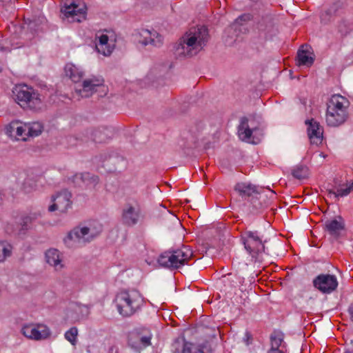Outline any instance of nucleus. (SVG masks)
Wrapping results in <instances>:
<instances>
[{"label":"nucleus","mask_w":353,"mask_h":353,"mask_svg":"<svg viewBox=\"0 0 353 353\" xmlns=\"http://www.w3.org/2000/svg\"><path fill=\"white\" fill-rule=\"evenodd\" d=\"M209 38L208 29L204 26L191 28L174 46L177 58L196 54L206 45Z\"/></svg>","instance_id":"nucleus-1"},{"label":"nucleus","mask_w":353,"mask_h":353,"mask_svg":"<svg viewBox=\"0 0 353 353\" xmlns=\"http://www.w3.org/2000/svg\"><path fill=\"white\" fill-rule=\"evenodd\" d=\"M13 99L24 110L39 111L43 107V99L37 90L26 84H19L12 90Z\"/></svg>","instance_id":"nucleus-2"},{"label":"nucleus","mask_w":353,"mask_h":353,"mask_svg":"<svg viewBox=\"0 0 353 353\" xmlns=\"http://www.w3.org/2000/svg\"><path fill=\"white\" fill-rule=\"evenodd\" d=\"M192 256L193 252L188 246L183 245L180 248H170L161 253L157 262L161 267L174 270L188 265Z\"/></svg>","instance_id":"nucleus-3"},{"label":"nucleus","mask_w":353,"mask_h":353,"mask_svg":"<svg viewBox=\"0 0 353 353\" xmlns=\"http://www.w3.org/2000/svg\"><path fill=\"white\" fill-rule=\"evenodd\" d=\"M114 302L119 313L129 317L141 308L143 299L137 290H122L116 295Z\"/></svg>","instance_id":"nucleus-4"},{"label":"nucleus","mask_w":353,"mask_h":353,"mask_svg":"<svg viewBox=\"0 0 353 353\" xmlns=\"http://www.w3.org/2000/svg\"><path fill=\"white\" fill-rule=\"evenodd\" d=\"M241 241L245 250L252 259H254L255 261L260 254H270L268 249L265 247L268 241V238L257 230H245L241 234Z\"/></svg>","instance_id":"nucleus-5"},{"label":"nucleus","mask_w":353,"mask_h":353,"mask_svg":"<svg viewBox=\"0 0 353 353\" xmlns=\"http://www.w3.org/2000/svg\"><path fill=\"white\" fill-rule=\"evenodd\" d=\"M100 233L93 228L83 226L75 227L67 234L63 239L65 245L68 248H72L76 243L85 244L94 240Z\"/></svg>","instance_id":"nucleus-6"},{"label":"nucleus","mask_w":353,"mask_h":353,"mask_svg":"<svg viewBox=\"0 0 353 353\" xmlns=\"http://www.w3.org/2000/svg\"><path fill=\"white\" fill-rule=\"evenodd\" d=\"M112 136L111 128L107 127H91L84 130L79 134L78 139L82 142L92 141L102 143L110 139Z\"/></svg>","instance_id":"nucleus-7"},{"label":"nucleus","mask_w":353,"mask_h":353,"mask_svg":"<svg viewBox=\"0 0 353 353\" xmlns=\"http://www.w3.org/2000/svg\"><path fill=\"white\" fill-rule=\"evenodd\" d=\"M41 216L39 212H31L21 216L20 221L14 225L8 224L6 227V232L10 234H14L19 236H23L30 230L34 221Z\"/></svg>","instance_id":"nucleus-8"},{"label":"nucleus","mask_w":353,"mask_h":353,"mask_svg":"<svg viewBox=\"0 0 353 353\" xmlns=\"http://www.w3.org/2000/svg\"><path fill=\"white\" fill-rule=\"evenodd\" d=\"M72 194L67 190H63L51 196L52 204L48 207L49 212L59 210L61 213H66L72 207Z\"/></svg>","instance_id":"nucleus-9"},{"label":"nucleus","mask_w":353,"mask_h":353,"mask_svg":"<svg viewBox=\"0 0 353 353\" xmlns=\"http://www.w3.org/2000/svg\"><path fill=\"white\" fill-rule=\"evenodd\" d=\"M313 285L320 292L330 294L336 289L338 281L334 275L321 274L314 279Z\"/></svg>","instance_id":"nucleus-10"},{"label":"nucleus","mask_w":353,"mask_h":353,"mask_svg":"<svg viewBox=\"0 0 353 353\" xmlns=\"http://www.w3.org/2000/svg\"><path fill=\"white\" fill-rule=\"evenodd\" d=\"M151 336L143 334L139 330H134L128 333V343L129 346L136 352H141L149 346L151 343Z\"/></svg>","instance_id":"nucleus-11"},{"label":"nucleus","mask_w":353,"mask_h":353,"mask_svg":"<svg viewBox=\"0 0 353 353\" xmlns=\"http://www.w3.org/2000/svg\"><path fill=\"white\" fill-rule=\"evenodd\" d=\"M85 10L86 6L84 3L80 5L74 1L70 4L65 3L61 9V12L66 18H71L73 21L78 22L81 21V18L85 17Z\"/></svg>","instance_id":"nucleus-12"},{"label":"nucleus","mask_w":353,"mask_h":353,"mask_svg":"<svg viewBox=\"0 0 353 353\" xmlns=\"http://www.w3.org/2000/svg\"><path fill=\"white\" fill-rule=\"evenodd\" d=\"M105 166L108 167L110 171L120 172L126 168L127 160L117 152L112 151L105 154L104 157Z\"/></svg>","instance_id":"nucleus-13"},{"label":"nucleus","mask_w":353,"mask_h":353,"mask_svg":"<svg viewBox=\"0 0 353 353\" xmlns=\"http://www.w3.org/2000/svg\"><path fill=\"white\" fill-rule=\"evenodd\" d=\"M21 332L26 337L34 340L45 339L50 334V330L46 326L41 325L37 327L31 325H25L22 327Z\"/></svg>","instance_id":"nucleus-14"},{"label":"nucleus","mask_w":353,"mask_h":353,"mask_svg":"<svg viewBox=\"0 0 353 353\" xmlns=\"http://www.w3.org/2000/svg\"><path fill=\"white\" fill-rule=\"evenodd\" d=\"M305 124L307 125V134L312 144L316 145L321 144L323 141V128L319 123L312 119L306 120Z\"/></svg>","instance_id":"nucleus-15"},{"label":"nucleus","mask_w":353,"mask_h":353,"mask_svg":"<svg viewBox=\"0 0 353 353\" xmlns=\"http://www.w3.org/2000/svg\"><path fill=\"white\" fill-rule=\"evenodd\" d=\"M344 229L345 223L341 216H339L337 219L327 220L325 222L324 230L334 240H337L340 237L341 233Z\"/></svg>","instance_id":"nucleus-16"},{"label":"nucleus","mask_w":353,"mask_h":353,"mask_svg":"<svg viewBox=\"0 0 353 353\" xmlns=\"http://www.w3.org/2000/svg\"><path fill=\"white\" fill-rule=\"evenodd\" d=\"M139 43L143 46L150 44L155 47H160L163 44V37L156 31L142 29L140 32Z\"/></svg>","instance_id":"nucleus-17"},{"label":"nucleus","mask_w":353,"mask_h":353,"mask_svg":"<svg viewBox=\"0 0 353 353\" xmlns=\"http://www.w3.org/2000/svg\"><path fill=\"white\" fill-rule=\"evenodd\" d=\"M234 190L244 200L248 202L255 194H258L259 188L250 183L240 182L234 186Z\"/></svg>","instance_id":"nucleus-18"},{"label":"nucleus","mask_w":353,"mask_h":353,"mask_svg":"<svg viewBox=\"0 0 353 353\" xmlns=\"http://www.w3.org/2000/svg\"><path fill=\"white\" fill-rule=\"evenodd\" d=\"M103 84L102 79L96 77L87 79L83 81L82 88L79 90V94L83 97H88L97 92V88L102 86Z\"/></svg>","instance_id":"nucleus-19"},{"label":"nucleus","mask_w":353,"mask_h":353,"mask_svg":"<svg viewBox=\"0 0 353 353\" xmlns=\"http://www.w3.org/2000/svg\"><path fill=\"white\" fill-rule=\"evenodd\" d=\"M139 216V210H137L132 205L128 204L122 211L121 221L123 225L132 227L137 224Z\"/></svg>","instance_id":"nucleus-20"},{"label":"nucleus","mask_w":353,"mask_h":353,"mask_svg":"<svg viewBox=\"0 0 353 353\" xmlns=\"http://www.w3.org/2000/svg\"><path fill=\"white\" fill-rule=\"evenodd\" d=\"M334 183L336 187V190H327V196L330 198L333 196L335 200H338L339 197L348 195L353 189V182L350 185L341 184L339 179L335 178Z\"/></svg>","instance_id":"nucleus-21"},{"label":"nucleus","mask_w":353,"mask_h":353,"mask_svg":"<svg viewBox=\"0 0 353 353\" xmlns=\"http://www.w3.org/2000/svg\"><path fill=\"white\" fill-rule=\"evenodd\" d=\"M347 118V112L338 110L326 112V123L329 126H339L346 121Z\"/></svg>","instance_id":"nucleus-22"},{"label":"nucleus","mask_w":353,"mask_h":353,"mask_svg":"<svg viewBox=\"0 0 353 353\" xmlns=\"http://www.w3.org/2000/svg\"><path fill=\"white\" fill-rule=\"evenodd\" d=\"M348 101L341 95H334L327 103V111H342L347 112Z\"/></svg>","instance_id":"nucleus-23"},{"label":"nucleus","mask_w":353,"mask_h":353,"mask_svg":"<svg viewBox=\"0 0 353 353\" xmlns=\"http://www.w3.org/2000/svg\"><path fill=\"white\" fill-rule=\"evenodd\" d=\"M252 207V211L253 213H257L259 211L266 208L269 204V201L267 199V196L263 194L260 191L258 194L250 199L248 202Z\"/></svg>","instance_id":"nucleus-24"},{"label":"nucleus","mask_w":353,"mask_h":353,"mask_svg":"<svg viewBox=\"0 0 353 353\" xmlns=\"http://www.w3.org/2000/svg\"><path fill=\"white\" fill-rule=\"evenodd\" d=\"M257 130L256 127H250L248 124V119L243 117L241 119L239 125V134L243 141H249L252 137V133Z\"/></svg>","instance_id":"nucleus-25"},{"label":"nucleus","mask_w":353,"mask_h":353,"mask_svg":"<svg viewBox=\"0 0 353 353\" xmlns=\"http://www.w3.org/2000/svg\"><path fill=\"white\" fill-rule=\"evenodd\" d=\"M305 47L307 48L308 46L307 45L302 46L297 52L296 65L310 67L314 63V58L308 54V50L304 49Z\"/></svg>","instance_id":"nucleus-26"},{"label":"nucleus","mask_w":353,"mask_h":353,"mask_svg":"<svg viewBox=\"0 0 353 353\" xmlns=\"http://www.w3.org/2000/svg\"><path fill=\"white\" fill-rule=\"evenodd\" d=\"M65 73L74 83H79L81 81L84 72L72 63H67L64 68Z\"/></svg>","instance_id":"nucleus-27"},{"label":"nucleus","mask_w":353,"mask_h":353,"mask_svg":"<svg viewBox=\"0 0 353 353\" xmlns=\"http://www.w3.org/2000/svg\"><path fill=\"white\" fill-rule=\"evenodd\" d=\"M6 131L9 137L19 139L24 134L26 128L18 121H12L7 125Z\"/></svg>","instance_id":"nucleus-28"},{"label":"nucleus","mask_w":353,"mask_h":353,"mask_svg":"<svg viewBox=\"0 0 353 353\" xmlns=\"http://www.w3.org/2000/svg\"><path fill=\"white\" fill-rule=\"evenodd\" d=\"M46 262L54 266L57 270L61 269L63 265L59 256V252L57 249H50L46 252Z\"/></svg>","instance_id":"nucleus-29"},{"label":"nucleus","mask_w":353,"mask_h":353,"mask_svg":"<svg viewBox=\"0 0 353 353\" xmlns=\"http://www.w3.org/2000/svg\"><path fill=\"white\" fill-rule=\"evenodd\" d=\"M341 8L340 2L334 3L327 10L321 14V22L326 24L329 23L332 17L336 15L337 12Z\"/></svg>","instance_id":"nucleus-30"},{"label":"nucleus","mask_w":353,"mask_h":353,"mask_svg":"<svg viewBox=\"0 0 353 353\" xmlns=\"http://www.w3.org/2000/svg\"><path fill=\"white\" fill-rule=\"evenodd\" d=\"M291 174L292 176L296 179H305L309 176V169L305 165L299 164L292 169Z\"/></svg>","instance_id":"nucleus-31"},{"label":"nucleus","mask_w":353,"mask_h":353,"mask_svg":"<svg viewBox=\"0 0 353 353\" xmlns=\"http://www.w3.org/2000/svg\"><path fill=\"white\" fill-rule=\"evenodd\" d=\"M13 246L6 241H0V263L12 254Z\"/></svg>","instance_id":"nucleus-32"},{"label":"nucleus","mask_w":353,"mask_h":353,"mask_svg":"<svg viewBox=\"0 0 353 353\" xmlns=\"http://www.w3.org/2000/svg\"><path fill=\"white\" fill-rule=\"evenodd\" d=\"M26 131H28L27 134L29 137H37L41 134L43 126L39 122H33L25 125Z\"/></svg>","instance_id":"nucleus-33"},{"label":"nucleus","mask_w":353,"mask_h":353,"mask_svg":"<svg viewBox=\"0 0 353 353\" xmlns=\"http://www.w3.org/2000/svg\"><path fill=\"white\" fill-rule=\"evenodd\" d=\"M207 348L206 343H203L199 346H196L192 343H189L185 345L184 349L182 350L181 353H212L211 352H204Z\"/></svg>","instance_id":"nucleus-34"},{"label":"nucleus","mask_w":353,"mask_h":353,"mask_svg":"<svg viewBox=\"0 0 353 353\" xmlns=\"http://www.w3.org/2000/svg\"><path fill=\"white\" fill-rule=\"evenodd\" d=\"M273 21L270 17L266 16L261 19L258 23V29L265 34L270 32L273 28Z\"/></svg>","instance_id":"nucleus-35"},{"label":"nucleus","mask_w":353,"mask_h":353,"mask_svg":"<svg viewBox=\"0 0 353 353\" xmlns=\"http://www.w3.org/2000/svg\"><path fill=\"white\" fill-rule=\"evenodd\" d=\"M284 335L282 332H274L270 335L271 348L275 350H280L279 347L283 342Z\"/></svg>","instance_id":"nucleus-36"},{"label":"nucleus","mask_w":353,"mask_h":353,"mask_svg":"<svg viewBox=\"0 0 353 353\" xmlns=\"http://www.w3.org/2000/svg\"><path fill=\"white\" fill-rule=\"evenodd\" d=\"M83 173H76L71 176L67 177V182L75 187L84 185Z\"/></svg>","instance_id":"nucleus-37"},{"label":"nucleus","mask_w":353,"mask_h":353,"mask_svg":"<svg viewBox=\"0 0 353 353\" xmlns=\"http://www.w3.org/2000/svg\"><path fill=\"white\" fill-rule=\"evenodd\" d=\"M188 343V342L185 341L184 337H178L172 344V352L173 353H180Z\"/></svg>","instance_id":"nucleus-38"},{"label":"nucleus","mask_w":353,"mask_h":353,"mask_svg":"<svg viewBox=\"0 0 353 353\" xmlns=\"http://www.w3.org/2000/svg\"><path fill=\"white\" fill-rule=\"evenodd\" d=\"M84 186H95L99 183V177L90 172H83Z\"/></svg>","instance_id":"nucleus-39"},{"label":"nucleus","mask_w":353,"mask_h":353,"mask_svg":"<svg viewBox=\"0 0 353 353\" xmlns=\"http://www.w3.org/2000/svg\"><path fill=\"white\" fill-rule=\"evenodd\" d=\"M77 328L76 327H72L70 329L65 332V338L72 345H75L77 342Z\"/></svg>","instance_id":"nucleus-40"},{"label":"nucleus","mask_w":353,"mask_h":353,"mask_svg":"<svg viewBox=\"0 0 353 353\" xmlns=\"http://www.w3.org/2000/svg\"><path fill=\"white\" fill-rule=\"evenodd\" d=\"M75 311L81 314V315L78 317L79 319L86 318L90 313L89 308L87 306L81 304L77 305Z\"/></svg>","instance_id":"nucleus-41"},{"label":"nucleus","mask_w":353,"mask_h":353,"mask_svg":"<svg viewBox=\"0 0 353 353\" xmlns=\"http://www.w3.org/2000/svg\"><path fill=\"white\" fill-rule=\"evenodd\" d=\"M252 19V14L245 13L240 15L234 21V25L242 26L244 23L250 21Z\"/></svg>","instance_id":"nucleus-42"},{"label":"nucleus","mask_w":353,"mask_h":353,"mask_svg":"<svg viewBox=\"0 0 353 353\" xmlns=\"http://www.w3.org/2000/svg\"><path fill=\"white\" fill-rule=\"evenodd\" d=\"M97 52L102 54L104 56H110L112 52L113 48L108 43V45L103 46L102 50L99 48L98 46H96Z\"/></svg>","instance_id":"nucleus-43"},{"label":"nucleus","mask_w":353,"mask_h":353,"mask_svg":"<svg viewBox=\"0 0 353 353\" xmlns=\"http://www.w3.org/2000/svg\"><path fill=\"white\" fill-rule=\"evenodd\" d=\"M108 36L103 34L99 37V43L96 46L102 50L103 46L108 44Z\"/></svg>","instance_id":"nucleus-44"},{"label":"nucleus","mask_w":353,"mask_h":353,"mask_svg":"<svg viewBox=\"0 0 353 353\" xmlns=\"http://www.w3.org/2000/svg\"><path fill=\"white\" fill-rule=\"evenodd\" d=\"M250 340L252 341V335L249 332H245L243 341L246 343L247 345H249L251 343Z\"/></svg>","instance_id":"nucleus-45"},{"label":"nucleus","mask_w":353,"mask_h":353,"mask_svg":"<svg viewBox=\"0 0 353 353\" xmlns=\"http://www.w3.org/2000/svg\"><path fill=\"white\" fill-rule=\"evenodd\" d=\"M28 26L31 30H33L34 31L38 30V28H36V26H37V21L36 20L31 21L29 23Z\"/></svg>","instance_id":"nucleus-46"},{"label":"nucleus","mask_w":353,"mask_h":353,"mask_svg":"<svg viewBox=\"0 0 353 353\" xmlns=\"http://www.w3.org/2000/svg\"><path fill=\"white\" fill-rule=\"evenodd\" d=\"M347 312L350 314L351 321L353 322V302L349 305Z\"/></svg>","instance_id":"nucleus-47"},{"label":"nucleus","mask_w":353,"mask_h":353,"mask_svg":"<svg viewBox=\"0 0 353 353\" xmlns=\"http://www.w3.org/2000/svg\"><path fill=\"white\" fill-rule=\"evenodd\" d=\"M108 353H119V348L115 345L109 347Z\"/></svg>","instance_id":"nucleus-48"},{"label":"nucleus","mask_w":353,"mask_h":353,"mask_svg":"<svg viewBox=\"0 0 353 353\" xmlns=\"http://www.w3.org/2000/svg\"><path fill=\"white\" fill-rule=\"evenodd\" d=\"M267 353H284L282 350H275L274 349H270Z\"/></svg>","instance_id":"nucleus-49"},{"label":"nucleus","mask_w":353,"mask_h":353,"mask_svg":"<svg viewBox=\"0 0 353 353\" xmlns=\"http://www.w3.org/2000/svg\"><path fill=\"white\" fill-rule=\"evenodd\" d=\"M12 0H0V3L2 4H6L11 1Z\"/></svg>","instance_id":"nucleus-50"},{"label":"nucleus","mask_w":353,"mask_h":353,"mask_svg":"<svg viewBox=\"0 0 353 353\" xmlns=\"http://www.w3.org/2000/svg\"><path fill=\"white\" fill-rule=\"evenodd\" d=\"M3 201V195L1 194V192H0V205L1 204Z\"/></svg>","instance_id":"nucleus-51"},{"label":"nucleus","mask_w":353,"mask_h":353,"mask_svg":"<svg viewBox=\"0 0 353 353\" xmlns=\"http://www.w3.org/2000/svg\"><path fill=\"white\" fill-rule=\"evenodd\" d=\"M344 353H353V352L350 350H346Z\"/></svg>","instance_id":"nucleus-52"},{"label":"nucleus","mask_w":353,"mask_h":353,"mask_svg":"<svg viewBox=\"0 0 353 353\" xmlns=\"http://www.w3.org/2000/svg\"><path fill=\"white\" fill-rule=\"evenodd\" d=\"M175 221H176V223L179 224V225H181L179 220L177 219H175Z\"/></svg>","instance_id":"nucleus-53"}]
</instances>
